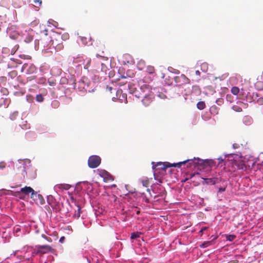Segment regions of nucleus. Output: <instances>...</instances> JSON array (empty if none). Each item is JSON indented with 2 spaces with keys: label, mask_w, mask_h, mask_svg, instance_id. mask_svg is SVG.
Here are the masks:
<instances>
[{
  "label": "nucleus",
  "mask_w": 263,
  "mask_h": 263,
  "mask_svg": "<svg viewBox=\"0 0 263 263\" xmlns=\"http://www.w3.org/2000/svg\"><path fill=\"white\" fill-rule=\"evenodd\" d=\"M77 206L78 208V210L75 211V213L73 215V217L74 218H78L80 216L81 213V210L80 205H77Z\"/></svg>",
  "instance_id": "17"
},
{
  "label": "nucleus",
  "mask_w": 263,
  "mask_h": 263,
  "mask_svg": "<svg viewBox=\"0 0 263 263\" xmlns=\"http://www.w3.org/2000/svg\"><path fill=\"white\" fill-rule=\"evenodd\" d=\"M195 74H196L197 76L199 77V76H200V72L199 70H196V71H195Z\"/></svg>",
  "instance_id": "40"
},
{
  "label": "nucleus",
  "mask_w": 263,
  "mask_h": 263,
  "mask_svg": "<svg viewBox=\"0 0 263 263\" xmlns=\"http://www.w3.org/2000/svg\"><path fill=\"white\" fill-rule=\"evenodd\" d=\"M60 38V33L58 32H54L51 37L48 36L46 33L45 36L41 40V44L44 47L52 45L57 51H60L64 48L63 42Z\"/></svg>",
  "instance_id": "2"
},
{
  "label": "nucleus",
  "mask_w": 263,
  "mask_h": 263,
  "mask_svg": "<svg viewBox=\"0 0 263 263\" xmlns=\"http://www.w3.org/2000/svg\"><path fill=\"white\" fill-rule=\"evenodd\" d=\"M36 100L39 102H42L44 101V97L41 94H39L36 96Z\"/></svg>",
  "instance_id": "23"
},
{
  "label": "nucleus",
  "mask_w": 263,
  "mask_h": 263,
  "mask_svg": "<svg viewBox=\"0 0 263 263\" xmlns=\"http://www.w3.org/2000/svg\"><path fill=\"white\" fill-rule=\"evenodd\" d=\"M233 146L234 148H237L238 147V144H237L236 143H234V144H233Z\"/></svg>",
  "instance_id": "41"
},
{
  "label": "nucleus",
  "mask_w": 263,
  "mask_h": 263,
  "mask_svg": "<svg viewBox=\"0 0 263 263\" xmlns=\"http://www.w3.org/2000/svg\"><path fill=\"white\" fill-rule=\"evenodd\" d=\"M260 79L262 81H263V72L262 73V74H261V76H260Z\"/></svg>",
  "instance_id": "45"
},
{
  "label": "nucleus",
  "mask_w": 263,
  "mask_h": 263,
  "mask_svg": "<svg viewBox=\"0 0 263 263\" xmlns=\"http://www.w3.org/2000/svg\"><path fill=\"white\" fill-rule=\"evenodd\" d=\"M257 103H258L259 104H263V98L261 97L257 99Z\"/></svg>",
  "instance_id": "37"
},
{
  "label": "nucleus",
  "mask_w": 263,
  "mask_h": 263,
  "mask_svg": "<svg viewBox=\"0 0 263 263\" xmlns=\"http://www.w3.org/2000/svg\"><path fill=\"white\" fill-rule=\"evenodd\" d=\"M26 71L27 74H30L34 73L36 71V67L33 64L28 65V64H24L22 68V71Z\"/></svg>",
  "instance_id": "7"
},
{
  "label": "nucleus",
  "mask_w": 263,
  "mask_h": 263,
  "mask_svg": "<svg viewBox=\"0 0 263 263\" xmlns=\"http://www.w3.org/2000/svg\"><path fill=\"white\" fill-rule=\"evenodd\" d=\"M159 182H162L161 180V179H159Z\"/></svg>",
  "instance_id": "54"
},
{
  "label": "nucleus",
  "mask_w": 263,
  "mask_h": 263,
  "mask_svg": "<svg viewBox=\"0 0 263 263\" xmlns=\"http://www.w3.org/2000/svg\"><path fill=\"white\" fill-rule=\"evenodd\" d=\"M195 175V173H192L190 175V178H193L194 176Z\"/></svg>",
  "instance_id": "44"
},
{
  "label": "nucleus",
  "mask_w": 263,
  "mask_h": 263,
  "mask_svg": "<svg viewBox=\"0 0 263 263\" xmlns=\"http://www.w3.org/2000/svg\"><path fill=\"white\" fill-rule=\"evenodd\" d=\"M31 198L37 204H43L45 200L42 195L37 194L36 192L31 194Z\"/></svg>",
  "instance_id": "8"
},
{
  "label": "nucleus",
  "mask_w": 263,
  "mask_h": 263,
  "mask_svg": "<svg viewBox=\"0 0 263 263\" xmlns=\"http://www.w3.org/2000/svg\"><path fill=\"white\" fill-rule=\"evenodd\" d=\"M65 239V237H64V236H62V237H61L60 238V240H59V241H60V242L63 243V242L64 241Z\"/></svg>",
  "instance_id": "38"
},
{
  "label": "nucleus",
  "mask_w": 263,
  "mask_h": 263,
  "mask_svg": "<svg viewBox=\"0 0 263 263\" xmlns=\"http://www.w3.org/2000/svg\"><path fill=\"white\" fill-rule=\"evenodd\" d=\"M101 158L97 155H93L89 157L88 160V166L91 168L97 167L101 163Z\"/></svg>",
  "instance_id": "4"
},
{
  "label": "nucleus",
  "mask_w": 263,
  "mask_h": 263,
  "mask_svg": "<svg viewBox=\"0 0 263 263\" xmlns=\"http://www.w3.org/2000/svg\"><path fill=\"white\" fill-rule=\"evenodd\" d=\"M36 78V76H30L29 77H28L27 78V81H31L32 80L35 79Z\"/></svg>",
  "instance_id": "35"
},
{
  "label": "nucleus",
  "mask_w": 263,
  "mask_h": 263,
  "mask_svg": "<svg viewBox=\"0 0 263 263\" xmlns=\"http://www.w3.org/2000/svg\"><path fill=\"white\" fill-rule=\"evenodd\" d=\"M70 77H71V79L69 80V82H71L72 84H73L74 86H75V85H76L75 77L74 75H71Z\"/></svg>",
  "instance_id": "28"
},
{
  "label": "nucleus",
  "mask_w": 263,
  "mask_h": 263,
  "mask_svg": "<svg viewBox=\"0 0 263 263\" xmlns=\"http://www.w3.org/2000/svg\"><path fill=\"white\" fill-rule=\"evenodd\" d=\"M28 41H29V39H28V41L25 40V42H29Z\"/></svg>",
  "instance_id": "56"
},
{
  "label": "nucleus",
  "mask_w": 263,
  "mask_h": 263,
  "mask_svg": "<svg viewBox=\"0 0 263 263\" xmlns=\"http://www.w3.org/2000/svg\"><path fill=\"white\" fill-rule=\"evenodd\" d=\"M201 178H202V179H203L204 180V181L202 182V184L203 185H204V184L214 185L216 183H217L220 181V180L217 177H213V178H209L202 177Z\"/></svg>",
  "instance_id": "9"
},
{
  "label": "nucleus",
  "mask_w": 263,
  "mask_h": 263,
  "mask_svg": "<svg viewBox=\"0 0 263 263\" xmlns=\"http://www.w3.org/2000/svg\"><path fill=\"white\" fill-rule=\"evenodd\" d=\"M208 227H203L202 228H201V231H205L208 229Z\"/></svg>",
  "instance_id": "42"
},
{
  "label": "nucleus",
  "mask_w": 263,
  "mask_h": 263,
  "mask_svg": "<svg viewBox=\"0 0 263 263\" xmlns=\"http://www.w3.org/2000/svg\"><path fill=\"white\" fill-rule=\"evenodd\" d=\"M188 179H187V178L183 180V182H185V181H186V180H188Z\"/></svg>",
  "instance_id": "51"
},
{
  "label": "nucleus",
  "mask_w": 263,
  "mask_h": 263,
  "mask_svg": "<svg viewBox=\"0 0 263 263\" xmlns=\"http://www.w3.org/2000/svg\"><path fill=\"white\" fill-rule=\"evenodd\" d=\"M146 71L148 74H153L155 72V69L154 67H153L152 66H148L146 67Z\"/></svg>",
  "instance_id": "18"
},
{
  "label": "nucleus",
  "mask_w": 263,
  "mask_h": 263,
  "mask_svg": "<svg viewBox=\"0 0 263 263\" xmlns=\"http://www.w3.org/2000/svg\"><path fill=\"white\" fill-rule=\"evenodd\" d=\"M140 90L142 91V94H141V96H138V97H143L142 100L143 104L145 106H148L152 102L154 95L151 91L148 85L143 84L140 87Z\"/></svg>",
  "instance_id": "3"
},
{
  "label": "nucleus",
  "mask_w": 263,
  "mask_h": 263,
  "mask_svg": "<svg viewBox=\"0 0 263 263\" xmlns=\"http://www.w3.org/2000/svg\"><path fill=\"white\" fill-rule=\"evenodd\" d=\"M188 163L187 167H190L193 164L198 165L200 167V169H205L206 171H210L212 167L215 165V163L213 160H203L199 158H195L187 159L182 162H179L177 163L171 164L169 162H158L155 164V162H153V170H154V175H155V172L158 169L165 171L167 168L170 167H180L182 164Z\"/></svg>",
  "instance_id": "1"
},
{
  "label": "nucleus",
  "mask_w": 263,
  "mask_h": 263,
  "mask_svg": "<svg viewBox=\"0 0 263 263\" xmlns=\"http://www.w3.org/2000/svg\"><path fill=\"white\" fill-rule=\"evenodd\" d=\"M9 75L11 77H15L17 75V72L15 70H13L9 73Z\"/></svg>",
  "instance_id": "29"
},
{
  "label": "nucleus",
  "mask_w": 263,
  "mask_h": 263,
  "mask_svg": "<svg viewBox=\"0 0 263 263\" xmlns=\"http://www.w3.org/2000/svg\"><path fill=\"white\" fill-rule=\"evenodd\" d=\"M6 164L4 161L0 162V169H4L6 167Z\"/></svg>",
  "instance_id": "32"
},
{
  "label": "nucleus",
  "mask_w": 263,
  "mask_h": 263,
  "mask_svg": "<svg viewBox=\"0 0 263 263\" xmlns=\"http://www.w3.org/2000/svg\"><path fill=\"white\" fill-rule=\"evenodd\" d=\"M81 40H82V42L83 43V44L85 45H92V44L91 38L89 35L82 37Z\"/></svg>",
  "instance_id": "12"
},
{
  "label": "nucleus",
  "mask_w": 263,
  "mask_h": 263,
  "mask_svg": "<svg viewBox=\"0 0 263 263\" xmlns=\"http://www.w3.org/2000/svg\"><path fill=\"white\" fill-rule=\"evenodd\" d=\"M152 178H146L145 179H143L142 180H141V182L142 183V185L144 187H148L150 184V181L152 180Z\"/></svg>",
  "instance_id": "15"
},
{
  "label": "nucleus",
  "mask_w": 263,
  "mask_h": 263,
  "mask_svg": "<svg viewBox=\"0 0 263 263\" xmlns=\"http://www.w3.org/2000/svg\"><path fill=\"white\" fill-rule=\"evenodd\" d=\"M21 191L26 195L29 194V193H34V191L33 189L30 186H25L21 189Z\"/></svg>",
  "instance_id": "13"
},
{
  "label": "nucleus",
  "mask_w": 263,
  "mask_h": 263,
  "mask_svg": "<svg viewBox=\"0 0 263 263\" xmlns=\"http://www.w3.org/2000/svg\"><path fill=\"white\" fill-rule=\"evenodd\" d=\"M145 201H146V202H149V200H148V199H146Z\"/></svg>",
  "instance_id": "52"
},
{
  "label": "nucleus",
  "mask_w": 263,
  "mask_h": 263,
  "mask_svg": "<svg viewBox=\"0 0 263 263\" xmlns=\"http://www.w3.org/2000/svg\"><path fill=\"white\" fill-rule=\"evenodd\" d=\"M91 63V59H86L84 60L83 64L84 65V68L85 69H88V67L90 66Z\"/></svg>",
  "instance_id": "19"
},
{
  "label": "nucleus",
  "mask_w": 263,
  "mask_h": 263,
  "mask_svg": "<svg viewBox=\"0 0 263 263\" xmlns=\"http://www.w3.org/2000/svg\"><path fill=\"white\" fill-rule=\"evenodd\" d=\"M23 172L22 173V175L23 176L24 178H26L27 177V172L25 170V166H23Z\"/></svg>",
  "instance_id": "34"
},
{
  "label": "nucleus",
  "mask_w": 263,
  "mask_h": 263,
  "mask_svg": "<svg viewBox=\"0 0 263 263\" xmlns=\"http://www.w3.org/2000/svg\"><path fill=\"white\" fill-rule=\"evenodd\" d=\"M197 107L199 110H203L205 107V104L204 101H200L197 104Z\"/></svg>",
  "instance_id": "16"
},
{
  "label": "nucleus",
  "mask_w": 263,
  "mask_h": 263,
  "mask_svg": "<svg viewBox=\"0 0 263 263\" xmlns=\"http://www.w3.org/2000/svg\"><path fill=\"white\" fill-rule=\"evenodd\" d=\"M174 81L179 86L190 83V80L183 74L176 76L174 78Z\"/></svg>",
  "instance_id": "5"
},
{
  "label": "nucleus",
  "mask_w": 263,
  "mask_h": 263,
  "mask_svg": "<svg viewBox=\"0 0 263 263\" xmlns=\"http://www.w3.org/2000/svg\"><path fill=\"white\" fill-rule=\"evenodd\" d=\"M256 96L257 97H258V94H257V93H256Z\"/></svg>",
  "instance_id": "59"
},
{
  "label": "nucleus",
  "mask_w": 263,
  "mask_h": 263,
  "mask_svg": "<svg viewBox=\"0 0 263 263\" xmlns=\"http://www.w3.org/2000/svg\"><path fill=\"white\" fill-rule=\"evenodd\" d=\"M10 37L13 40L17 39L19 36V34L17 32H10Z\"/></svg>",
  "instance_id": "21"
},
{
  "label": "nucleus",
  "mask_w": 263,
  "mask_h": 263,
  "mask_svg": "<svg viewBox=\"0 0 263 263\" xmlns=\"http://www.w3.org/2000/svg\"><path fill=\"white\" fill-rule=\"evenodd\" d=\"M258 161L260 163L261 165L263 166V153L259 156L258 158Z\"/></svg>",
  "instance_id": "27"
},
{
  "label": "nucleus",
  "mask_w": 263,
  "mask_h": 263,
  "mask_svg": "<svg viewBox=\"0 0 263 263\" xmlns=\"http://www.w3.org/2000/svg\"><path fill=\"white\" fill-rule=\"evenodd\" d=\"M60 36H61V40L63 42V41H66L69 38V35L68 33H65L63 34L60 33Z\"/></svg>",
  "instance_id": "20"
},
{
  "label": "nucleus",
  "mask_w": 263,
  "mask_h": 263,
  "mask_svg": "<svg viewBox=\"0 0 263 263\" xmlns=\"http://www.w3.org/2000/svg\"><path fill=\"white\" fill-rule=\"evenodd\" d=\"M139 237V235L138 234H136L135 233H133L131 234L130 238L132 239H134Z\"/></svg>",
  "instance_id": "30"
},
{
  "label": "nucleus",
  "mask_w": 263,
  "mask_h": 263,
  "mask_svg": "<svg viewBox=\"0 0 263 263\" xmlns=\"http://www.w3.org/2000/svg\"><path fill=\"white\" fill-rule=\"evenodd\" d=\"M237 111H241V108L240 107H238V108L236 109Z\"/></svg>",
  "instance_id": "47"
},
{
  "label": "nucleus",
  "mask_w": 263,
  "mask_h": 263,
  "mask_svg": "<svg viewBox=\"0 0 263 263\" xmlns=\"http://www.w3.org/2000/svg\"><path fill=\"white\" fill-rule=\"evenodd\" d=\"M37 252L44 254L48 252L51 251L52 248L48 245H38L36 246Z\"/></svg>",
  "instance_id": "10"
},
{
  "label": "nucleus",
  "mask_w": 263,
  "mask_h": 263,
  "mask_svg": "<svg viewBox=\"0 0 263 263\" xmlns=\"http://www.w3.org/2000/svg\"><path fill=\"white\" fill-rule=\"evenodd\" d=\"M34 3L36 5H34L35 7H39L42 5V1L41 0H34Z\"/></svg>",
  "instance_id": "25"
},
{
  "label": "nucleus",
  "mask_w": 263,
  "mask_h": 263,
  "mask_svg": "<svg viewBox=\"0 0 263 263\" xmlns=\"http://www.w3.org/2000/svg\"><path fill=\"white\" fill-rule=\"evenodd\" d=\"M98 174L99 176L103 178V180L105 182H108L109 181H112L114 178L109 173L105 170H98Z\"/></svg>",
  "instance_id": "6"
},
{
  "label": "nucleus",
  "mask_w": 263,
  "mask_h": 263,
  "mask_svg": "<svg viewBox=\"0 0 263 263\" xmlns=\"http://www.w3.org/2000/svg\"><path fill=\"white\" fill-rule=\"evenodd\" d=\"M203 231H201V230L199 231V233H202Z\"/></svg>",
  "instance_id": "58"
},
{
  "label": "nucleus",
  "mask_w": 263,
  "mask_h": 263,
  "mask_svg": "<svg viewBox=\"0 0 263 263\" xmlns=\"http://www.w3.org/2000/svg\"><path fill=\"white\" fill-rule=\"evenodd\" d=\"M28 41H29V39H28V41L25 40V42H29Z\"/></svg>",
  "instance_id": "55"
},
{
  "label": "nucleus",
  "mask_w": 263,
  "mask_h": 263,
  "mask_svg": "<svg viewBox=\"0 0 263 263\" xmlns=\"http://www.w3.org/2000/svg\"><path fill=\"white\" fill-rule=\"evenodd\" d=\"M212 237H213V240L216 239H217V237L215 236H214V235H212Z\"/></svg>",
  "instance_id": "48"
},
{
  "label": "nucleus",
  "mask_w": 263,
  "mask_h": 263,
  "mask_svg": "<svg viewBox=\"0 0 263 263\" xmlns=\"http://www.w3.org/2000/svg\"><path fill=\"white\" fill-rule=\"evenodd\" d=\"M123 71V68H120L119 69V73H121Z\"/></svg>",
  "instance_id": "43"
},
{
  "label": "nucleus",
  "mask_w": 263,
  "mask_h": 263,
  "mask_svg": "<svg viewBox=\"0 0 263 263\" xmlns=\"http://www.w3.org/2000/svg\"><path fill=\"white\" fill-rule=\"evenodd\" d=\"M236 238V236L234 235H229L226 237L227 240H229L230 241H233Z\"/></svg>",
  "instance_id": "24"
},
{
  "label": "nucleus",
  "mask_w": 263,
  "mask_h": 263,
  "mask_svg": "<svg viewBox=\"0 0 263 263\" xmlns=\"http://www.w3.org/2000/svg\"><path fill=\"white\" fill-rule=\"evenodd\" d=\"M211 243H212V241H205L204 242L202 245V246L203 247H206L210 245H211Z\"/></svg>",
  "instance_id": "31"
},
{
  "label": "nucleus",
  "mask_w": 263,
  "mask_h": 263,
  "mask_svg": "<svg viewBox=\"0 0 263 263\" xmlns=\"http://www.w3.org/2000/svg\"><path fill=\"white\" fill-rule=\"evenodd\" d=\"M28 41H29V39H28V41L25 40V42H29Z\"/></svg>",
  "instance_id": "57"
},
{
  "label": "nucleus",
  "mask_w": 263,
  "mask_h": 263,
  "mask_svg": "<svg viewBox=\"0 0 263 263\" xmlns=\"http://www.w3.org/2000/svg\"><path fill=\"white\" fill-rule=\"evenodd\" d=\"M18 48H19L18 45L17 44V45H15L14 47H13V48L11 50V54H14L15 52L18 50Z\"/></svg>",
  "instance_id": "26"
},
{
  "label": "nucleus",
  "mask_w": 263,
  "mask_h": 263,
  "mask_svg": "<svg viewBox=\"0 0 263 263\" xmlns=\"http://www.w3.org/2000/svg\"><path fill=\"white\" fill-rule=\"evenodd\" d=\"M147 192H149V194H151V190L149 189H147L146 190Z\"/></svg>",
  "instance_id": "50"
},
{
  "label": "nucleus",
  "mask_w": 263,
  "mask_h": 263,
  "mask_svg": "<svg viewBox=\"0 0 263 263\" xmlns=\"http://www.w3.org/2000/svg\"><path fill=\"white\" fill-rule=\"evenodd\" d=\"M104 66H105V65H104V64H103V63H102V67H104Z\"/></svg>",
  "instance_id": "53"
},
{
  "label": "nucleus",
  "mask_w": 263,
  "mask_h": 263,
  "mask_svg": "<svg viewBox=\"0 0 263 263\" xmlns=\"http://www.w3.org/2000/svg\"><path fill=\"white\" fill-rule=\"evenodd\" d=\"M61 81L63 84L69 83L68 80L66 78H62Z\"/></svg>",
  "instance_id": "36"
},
{
  "label": "nucleus",
  "mask_w": 263,
  "mask_h": 263,
  "mask_svg": "<svg viewBox=\"0 0 263 263\" xmlns=\"http://www.w3.org/2000/svg\"><path fill=\"white\" fill-rule=\"evenodd\" d=\"M225 190H226V188L225 187H224V188L220 187L219 189V190H218L219 192H224Z\"/></svg>",
  "instance_id": "39"
},
{
  "label": "nucleus",
  "mask_w": 263,
  "mask_h": 263,
  "mask_svg": "<svg viewBox=\"0 0 263 263\" xmlns=\"http://www.w3.org/2000/svg\"><path fill=\"white\" fill-rule=\"evenodd\" d=\"M55 187L56 189H60L61 191H63L64 190H68L71 187V185L70 184L66 183L58 184L55 185Z\"/></svg>",
  "instance_id": "11"
},
{
  "label": "nucleus",
  "mask_w": 263,
  "mask_h": 263,
  "mask_svg": "<svg viewBox=\"0 0 263 263\" xmlns=\"http://www.w3.org/2000/svg\"><path fill=\"white\" fill-rule=\"evenodd\" d=\"M255 87L257 90H262L263 89V81L259 79V77L257 78V81L254 84Z\"/></svg>",
  "instance_id": "14"
},
{
  "label": "nucleus",
  "mask_w": 263,
  "mask_h": 263,
  "mask_svg": "<svg viewBox=\"0 0 263 263\" xmlns=\"http://www.w3.org/2000/svg\"><path fill=\"white\" fill-rule=\"evenodd\" d=\"M107 88L108 89V90L110 91H111V90H112V88L111 87H107Z\"/></svg>",
  "instance_id": "49"
},
{
  "label": "nucleus",
  "mask_w": 263,
  "mask_h": 263,
  "mask_svg": "<svg viewBox=\"0 0 263 263\" xmlns=\"http://www.w3.org/2000/svg\"><path fill=\"white\" fill-rule=\"evenodd\" d=\"M243 166H244V164H240V166L239 167V168H241V169H243Z\"/></svg>",
  "instance_id": "46"
},
{
  "label": "nucleus",
  "mask_w": 263,
  "mask_h": 263,
  "mask_svg": "<svg viewBox=\"0 0 263 263\" xmlns=\"http://www.w3.org/2000/svg\"><path fill=\"white\" fill-rule=\"evenodd\" d=\"M126 78V77L124 74H121L119 77H117V78H116V80L119 81L121 79H125Z\"/></svg>",
  "instance_id": "33"
},
{
  "label": "nucleus",
  "mask_w": 263,
  "mask_h": 263,
  "mask_svg": "<svg viewBox=\"0 0 263 263\" xmlns=\"http://www.w3.org/2000/svg\"><path fill=\"white\" fill-rule=\"evenodd\" d=\"M239 92V89L238 87L234 86L231 89V92L234 95H237Z\"/></svg>",
  "instance_id": "22"
}]
</instances>
